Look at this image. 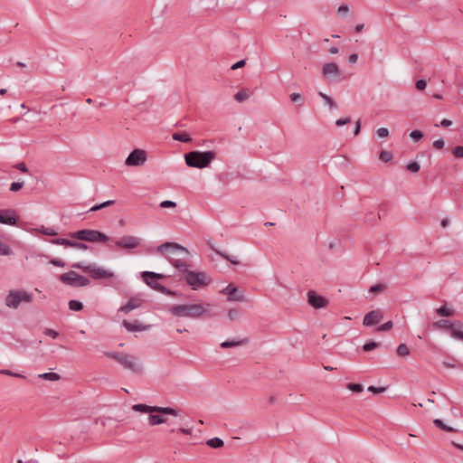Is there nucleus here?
I'll return each mask as SVG.
<instances>
[{
    "mask_svg": "<svg viewBox=\"0 0 463 463\" xmlns=\"http://www.w3.org/2000/svg\"><path fill=\"white\" fill-rule=\"evenodd\" d=\"M165 250H179L182 254L180 259H171L170 263L184 275V280L192 289L208 286L212 279L204 271H192L189 269L191 265L184 259L190 254L188 250L176 242H165L161 244L157 250L163 252Z\"/></svg>",
    "mask_w": 463,
    "mask_h": 463,
    "instance_id": "obj_1",
    "label": "nucleus"
},
{
    "mask_svg": "<svg viewBox=\"0 0 463 463\" xmlns=\"http://www.w3.org/2000/svg\"><path fill=\"white\" fill-rule=\"evenodd\" d=\"M132 410L137 412L148 413V423L156 426L167 422L164 415L179 416V411L172 407L150 406L143 403L134 404Z\"/></svg>",
    "mask_w": 463,
    "mask_h": 463,
    "instance_id": "obj_2",
    "label": "nucleus"
},
{
    "mask_svg": "<svg viewBox=\"0 0 463 463\" xmlns=\"http://www.w3.org/2000/svg\"><path fill=\"white\" fill-rule=\"evenodd\" d=\"M168 311L174 317L191 319H199L207 312L201 304L173 305L168 308Z\"/></svg>",
    "mask_w": 463,
    "mask_h": 463,
    "instance_id": "obj_3",
    "label": "nucleus"
},
{
    "mask_svg": "<svg viewBox=\"0 0 463 463\" xmlns=\"http://www.w3.org/2000/svg\"><path fill=\"white\" fill-rule=\"evenodd\" d=\"M216 158L214 151H198L194 150L184 155L185 164L189 167L203 169L208 167Z\"/></svg>",
    "mask_w": 463,
    "mask_h": 463,
    "instance_id": "obj_4",
    "label": "nucleus"
},
{
    "mask_svg": "<svg viewBox=\"0 0 463 463\" xmlns=\"http://www.w3.org/2000/svg\"><path fill=\"white\" fill-rule=\"evenodd\" d=\"M70 237L75 240L88 242H108L110 238L98 230L83 229L70 233Z\"/></svg>",
    "mask_w": 463,
    "mask_h": 463,
    "instance_id": "obj_5",
    "label": "nucleus"
},
{
    "mask_svg": "<svg viewBox=\"0 0 463 463\" xmlns=\"http://www.w3.org/2000/svg\"><path fill=\"white\" fill-rule=\"evenodd\" d=\"M141 277L144 282L151 288L171 297H175L177 295L175 291H173L154 280L165 279L166 277L165 274L156 273L153 271H143L141 272Z\"/></svg>",
    "mask_w": 463,
    "mask_h": 463,
    "instance_id": "obj_6",
    "label": "nucleus"
},
{
    "mask_svg": "<svg viewBox=\"0 0 463 463\" xmlns=\"http://www.w3.org/2000/svg\"><path fill=\"white\" fill-rule=\"evenodd\" d=\"M33 300V293L23 289L10 290L5 298V304L9 308L16 309L21 303H31Z\"/></svg>",
    "mask_w": 463,
    "mask_h": 463,
    "instance_id": "obj_7",
    "label": "nucleus"
},
{
    "mask_svg": "<svg viewBox=\"0 0 463 463\" xmlns=\"http://www.w3.org/2000/svg\"><path fill=\"white\" fill-rule=\"evenodd\" d=\"M105 354L107 357L117 361L124 368L128 369L133 373H142V366L138 364L136 361V358L130 354H125L118 352H108Z\"/></svg>",
    "mask_w": 463,
    "mask_h": 463,
    "instance_id": "obj_8",
    "label": "nucleus"
},
{
    "mask_svg": "<svg viewBox=\"0 0 463 463\" xmlns=\"http://www.w3.org/2000/svg\"><path fill=\"white\" fill-rule=\"evenodd\" d=\"M71 267L89 273L94 279H105L114 277L112 271L100 268L94 263L85 265L83 262H76Z\"/></svg>",
    "mask_w": 463,
    "mask_h": 463,
    "instance_id": "obj_9",
    "label": "nucleus"
},
{
    "mask_svg": "<svg viewBox=\"0 0 463 463\" xmlns=\"http://www.w3.org/2000/svg\"><path fill=\"white\" fill-rule=\"evenodd\" d=\"M60 280L63 284L73 288L86 287L90 283L88 278L81 276L73 270L61 274L60 276Z\"/></svg>",
    "mask_w": 463,
    "mask_h": 463,
    "instance_id": "obj_10",
    "label": "nucleus"
},
{
    "mask_svg": "<svg viewBox=\"0 0 463 463\" xmlns=\"http://www.w3.org/2000/svg\"><path fill=\"white\" fill-rule=\"evenodd\" d=\"M147 159V153L139 148H136L130 152L125 160V165L128 166H141Z\"/></svg>",
    "mask_w": 463,
    "mask_h": 463,
    "instance_id": "obj_11",
    "label": "nucleus"
},
{
    "mask_svg": "<svg viewBox=\"0 0 463 463\" xmlns=\"http://www.w3.org/2000/svg\"><path fill=\"white\" fill-rule=\"evenodd\" d=\"M322 74L329 80H342L345 79L342 71L335 62H327L322 68Z\"/></svg>",
    "mask_w": 463,
    "mask_h": 463,
    "instance_id": "obj_12",
    "label": "nucleus"
},
{
    "mask_svg": "<svg viewBox=\"0 0 463 463\" xmlns=\"http://www.w3.org/2000/svg\"><path fill=\"white\" fill-rule=\"evenodd\" d=\"M142 240L132 235H125L116 241L115 244L120 249L131 250L141 245Z\"/></svg>",
    "mask_w": 463,
    "mask_h": 463,
    "instance_id": "obj_13",
    "label": "nucleus"
},
{
    "mask_svg": "<svg viewBox=\"0 0 463 463\" xmlns=\"http://www.w3.org/2000/svg\"><path fill=\"white\" fill-rule=\"evenodd\" d=\"M221 293L227 295L228 301L243 302L245 300L243 293L239 291L237 287H235L233 284H229L226 286L221 290Z\"/></svg>",
    "mask_w": 463,
    "mask_h": 463,
    "instance_id": "obj_14",
    "label": "nucleus"
},
{
    "mask_svg": "<svg viewBox=\"0 0 463 463\" xmlns=\"http://www.w3.org/2000/svg\"><path fill=\"white\" fill-rule=\"evenodd\" d=\"M307 302L311 307L317 309L326 307L328 305V300L314 290L307 292Z\"/></svg>",
    "mask_w": 463,
    "mask_h": 463,
    "instance_id": "obj_15",
    "label": "nucleus"
},
{
    "mask_svg": "<svg viewBox=\"0 0 463 463\" xmlns=\"http://www.w3.org/2000/svg\"><path fill=\"white\" fill-rule=\"evenodd\" d=\"M383 318V314L380 309H375L368 312L363 320L364 326H373L380 323Z\"/></svg>",
    "mask_w": 463,
    "mask_h": 463,
    "instance_id": "obj_16",
    "label": "nucleus"
},
{
    "mask_svg": "<svg viewBox=\"0 0 463 463\" xmlns=\"http://www.w3.org/2000/svg\"><path fill=\"white\" fill-rule=\"evenodd\" d=\"M143 303V299L140 296H134L128 299V301L122 307H119L118 311L124 314H128L130 311L139 307Z\"/></svg>",
    "mask_w": 463,
    "mask_h": 463,
    "instance_id": "obj_17",
    "label": "nucleus"
},
{
    "mask_svg": "<svg viewBox=\"0 0 463 463\" xmlns=\"http://www.w3.org/2000/svg\"><path fill=\"white\" fill-rule=\"evenodd\" d=\"M0 218L3 220L0 221V223L7 225H16L18 221L15 211L11 209L0 211Z\"/></svg>",
    "mask_w": 463,
    "mask_h": 463,
    "instance_id": "obj_18",
    "label": "nucleus"
},
{
    "mask_svg": "<svg viewBox=\"0 0 463 463\" xmlns=\"http://www.w3.org/2000/svg\"><path fill=\"white\" fill-rule=\"evenodd\" d=\"M123 326L129 332H141L148 329L150 326H145L140 323H138L137 320H135L134 322H129L128 320H124L122 323Z\"/></svg>",
    "mask_w": 463,
    "mask_h": 463,
    "instance_id": "obj_19",
    "label": "nucleus"
},
{
    "mask_svg": "<svg viewBox=\"0 0 463 463\" xmlns=\"http://www.w3.org/2000/svg\"><path fill=\"white\" fill-rule=\"evenodd\" d=\"M451 336L456 339L463 341V322L457 320L453 322V328L451 330Z\"/></svg>",
    "mask_w": 463,
    "mask_h": 463,
    "instance_id": "obj_20",
    "label": "nucleus"
},
{
    "mask_svg": "<svg viewBox=\"0 0 463 463\" xmlns=\"http://www.w3.org/2000/svg\"><path fill=\"white\" fill-rule=\"evenodd\" d=\"M208 246L210 247L211 250L215 251L218 255H220L224 260L230 261L232 264H234V265L240 264L239 260H236L235 256L228 255L225 252L217 250L212 242L209 241Z\"/></svg>",
    "mask_w": 463,
    "mask_h": 463,
    "instance_id": "obj_21",
    "label": "nucleus"
},
{
    "mask_svg": "<svg viewBox=\"0 0 463 463\" xmlns=\"http://www.w3.org/2000/svg\"><path fill=\"white\" fill-rule=\"evenodd\" d=\"M248 343V339H241V340H226L222 343H221V347L223 349L231 348V347H236L240 345H246Z\"/></svg>",
    "mask_w": 463,
    "mask_h": 463,
    "instance_id": "obj_22",
    "label": "nucleus"
},
{
    "mask_svg": "<svg viewBox=\"0 0 463 463\" xmlns=\"http://www.w3.org/2000/svg\"><path fill=\"white\" fill-rule=\"evenodd\" d=\"M435 327L442 328L446 331H449L451 333V330L453 328V322L451 323L449 320L447 319H441L434 323Z\"/></svg>",
    "mask_w": 463,
    "mask_h": 463,
    "instance_id": "obj_23",
    "label": "nucleus"
},
{
    "mask_svg": "<svg viewBox=\"0 0 463 463\" xmlns=\"http://www.w3.org/2000/svg\"><path fill=\"white\" fill-rule=\"evenodd\" d=\"M173 139L183 143H189L192 141V137L186 132L174 133Z\"/></svg>",
    "mask_w": 463,
    "mask_h": 463,
    "instance_id": "obj_24",
    "label": "nucleus"
},
{
    "mask_svg": "<svg viewBox=\"0 0 463 463\" xmlns=\"http://www.w3.org/2000/svg\"><path fill=\"white\" fill-rule=\"evenodd\" d=\"M206 444L213 449H220V448L223 447L224 442L222 439L215 437V438L208 439L206 441Z\"/></svg>",
    "mask_w": 463,
    "mask_h": 463,
    "instance_id": "obj_25",
    "label": "nucleus"
},
{
    "mask_svg": "<svg viewBox=\"0 0 463 463\" xmlns=\"http://www.w3.org/2000/svg\"><path fill=\"white\" fill-rule=\"evenodd\" d=\"M39 378H42L43 380L47 381H59L61 379L60 374L56 373H44L38 375Z\"/></svg>",
    "mask_w": 463,
    "mask_h": 463,
    "instance_id": "obj_26",
    "label": "nucleus"
},
{
    "mask_svg": "<svg viewBox=\"0 0 463 463\" xmlns=\"http://www.w3.org/2000/svg\"><path fill=\"white\" fill-rule=\"evenodd\" d=\"M436 313L440 317H451L454 315V310L442 306L436 309Z\"/></svg>",
    "mask_w": 463,
    "mask_h": 463,
    "instance_id": "obj_27",
    "label": "nucleus"
},
{
    "mask_svg": "<svg viewBox=\"0 0 463 463\" xmlns=\"http://www.w3.org/2000/svg\"><path fill=\"white\" fill-rule=\"evenodd\" d=\"M433 424L439 428V429H441L445 431H448V432H454L456 431L452 427H449V426H447L446 424H444V422L439 420V419H435L433 420Z\"/></svg>",
    "mask_w": 463,
    "mask_h": 463,
    "instance_id": "obj_28",
    "label": "nucleus"
},
{
    "mask_svg": "<svg viewBox=\"0 0 463 463\" xmlns=\"http://www.w3.org/2000/svg\"><path fill=\"white\" fill-rule=\"evenodd\" d=\"M68 305L69 308L72 311H80L83 309V304L79 300H70Z\"/></svg>",
    "mask_w": 463,
    "mask_h": 463,
    "instance_id": "obj_29",
    "label": "nucleus"
},
{
    "mask_svg": "<svg viewBox=\"0 0 463 463\" xmlns=\"http://www.w3.org/2000/svg\"><path fill=\"white\" fill-rule=\"evenodd\" d=\"M72 241H73L63 239V238H57V239H53L51 241V242L52 244L62 245V246L71 247V248Z\"/></svg>",
    "mask_w": 463,
    "mask_h": 463,
    "instance_id": "obj_30",
    "label": "nucleus"
},
{
    "mask_svg": "<svg viewBox=\"0 0 463 463\" xmlns=\"http://www.w3.org/2000/svg\"><path fill=\"white\" fill-rule=\"evenodd\" d=\"M115 203V201L114 200H109V201H106L104 203H101L99 204H96L94 206H92L90 209V212H96V211H99V210H101L105 207H108V206H110V205H113Z\"/></svg>",
    "mask_w": 463,
    "mask_h": 463,
    "instance_id": "obj_31",
    "label": "nucleus"
},
{
    "mask_svg": "<svg viewBox=\"0 0 463 463\" xmlns=\"http://www.w3.org/2000/svg\"><path fill=\"white\" fill-rule=\"evenodd\" d=\"M318 95L325 100V102L329 106V108L331 109L336 108L335 102L334 101V99L330 96H328V95H326V94H325V93H323L321 91L318 92Z\"/></svg>",
    "mask_w": 463,
    "mask_h": 463,
    "instance_id": "obj_32",
    "label": "nucleus"
},
{
    "mask_svg": "<svg viewBox=\"0 0 463 463\" xmlns=\"http://www.w3.org/2000/svg\"><path fill=\"white\" fill-rule=\"evenodd\" d=\"M250 97V95L247 93V91L245 90H241L240 91H238L235 95H234V99L238 101V102H243L245 101L246 99H248Z\"/></svg>",
    "mask_w": 463,
    "mask_h": 463,
    "instance_id": "obj_33",
    "label": "nucleus"
},
{
    "mask_svg": "<svg viewBox=\"0 0 463 463\" xmlns=\"http://www.w3.org/2000/svg\"><path fill=\"white\" fill-rule=\"evenodd\" d=\"M396 353L400 356H406L410 354V349L406 344H400L397 347Z\"/></svg>",
    "mask_w": 463,
    "mask_h": 463,
    "instance_id": "obj_34",
    "label": "nucleus"
},
{
    "mask_svg": "<svg viewBox=\"0 0 463 463\" xmlns=\"http://www.w3.org/2000/svg\"><path fill=\"white\" fill-rule=\"evenodd\" d=\"M11 253H12V249L10 248V246L7 245L6 243L3 242L0 240V255L8 256Z\"/></svg>",
    "mask_w": 463,
    "mask_h": 463,
    "instance_id": "obj_35",
    "label": "nucleus"
},
{
    "mask_svg": "<svg viewBox=\"0 0 463 463\" xmlns=\"http://www.w3.org/2000/svg\"><path fill=\"white\" fill-rule=\"evenodd\" d=\"M37 232L48 236H55L58 234V232L53 228H46L44 226H42L40 229H37Z\"/></svg>",
    "mask_w": 463,
    "mask_h": 463,
    "instance_id": "obj_36",
    "label": "nucleus"
},
{
    "mask_svg": "<svg viewBox=\"0 0 463 463\" xmlns=\"http://www.w3.org/2000/svg\"><path fill=\"white\" fill-rule=\"evenodd\" d=\"M347 388L356 393L362 392L364 391V386L361 383H350L347 384Z\"/></svg>",
    "mask_w": 463,
    "mask_h": 463,
    "instance_id": "obj_37",
    "label": "nucleus"
},
{
    "mask_svg": "<svg viewBox=\"0 0 463 463\" xmlns=\"http://www.w3.org/2000/svg\"><path fill=\"white\" fill-rule=\"evenodd\" d=\"M380 345V343L374 341H369L363 345V349L365 352H370Z\"/></svg>",
    "mask_w": 463,
    "mask_h": 463,
    "instance_id": "obj_38",
    "label": "nucleus"
},
{
    "mask_svg": "<svg viewBox=\"0 0 463 463\" xmlns=\"http://www.w3.org/2000/svg\"><path fill=\"white\" fill-rule=\"evenodd\" d=\"M241 315V312L239 308H232L228 311V317L231 320L238 319Z\"/></svg>",
    "mask_w": 463,
    "mask_h": 463,
    "instance_id": "obj_39",
    "label": "nucleus"
},
{
    "mask_svg": "<svg viewBox=\"0 0 463 463\" xmlns=\"http://www.w3.org/2000/svg\"><path fill=\"white\" fill-rule=\"evenodd\" d=\"M386 288V285L383 283H378L376 285H373L370 288V292L373 294L380 293L383 291Z\"/></svg>",
    "mask_w": 463,
    "mask_h": 463,
    "instance_id": "obj_40",
    "label": "nucleus"
},
{
    "mask_svg": "<svg viewBox=\"0 0 463 463\" xmlns=\"http://www.w3.org/2000/svg\"><path fill=\"white\" fill-rule=\"evenodd\" d=\"M379 159L384 163H387L392 159V155L391 152L382 151L379 154Z\"/></svg>",
    "mask_w": 463,
    "mask_h": 463,
    "instance_id": "obj_41",
    "label": "nucleus"
},
{
    "mask_svg": "<svg viewBox=\"0 0 463 463\" xmlns=\"http://www.w3.org/2000/svg\"><path fill=\"white\" fill-rule=\"evenodd\" d=\"M407 170L411 173H418L420 171V164L416 161L411 162L406 166Z\"/></svg>",
    "mask_w": 463,
    "mask_h": 463,
    "instance_id": "obj_42",
    "label": "nucleus"
},
{
    "mask_svg": "<svg viewBox=\"0 0 463 463\" xmlns=\"http://www.w3.org/2000/svg\"><path fill=\"white\" fill-rule=\"evenodd\" d=\"M452 154L456 158H462L463 157V146H457L452 149Z\"/></svg>",
    "mask_w": 463,
    "mask_h": 463,
    "instance_id": "obj_43",
    "label": "nucleus"
},
{
    "mask_svg": "<svg viewBox=\"0 0 463 463\" xmlns=\"http://www.w3.org/2000/svg\"><path fill=\"white\" fill-rule=\"evenodd\" d=\"M410 137L415 140V141H419L420 140L422 137H423V133L420 131V130H412L411 133H410Z\"/></svg>",
    "mask_w": 463,
    "mask_h": 463,
    "instance_id": "obj_44",
    "label": "nucleus"
},
{
    "mask_svg": "<svg viewBox=\"0 0 463 463\" xmlns=\"http://www.w3.org/2000/svg\"><path fill=\"white\" fill-rule=\"evenodd\" d=\"M24 184V182H14L10 184L9 189L11 192H18L23 188Z\"/></svg>",
    "mask_w": 463,
    "mask_h": 463,
    "instance_id": "obj_45",
    "label": "nucleus"
},
{
    "mask_svg": "<svg viewBox=\"0 0 463 463\" xmlns=\"http://www.w3.org/2000/svg\"><path fill=\"white\" fill-rule=\"evenodd\" d=\"M393 326L392 321H387L386 323L381 325L377 327V331H388L392 329Z\"/></svg>",
    "mask_w": 463,
    "mask_h": 463,
    "instance_id": "obj_46",
    "label": "nucleus"
},
{
    "mask_svg": "<svg viewBox=\"0 0 463 463\" xmlns=\"http://www.w3.org/2000/svg\"><path fill=\"white\" fill-rule=\"evenodd\" d=\"M71 248H75L81 250H86L89 249V246L83 242L80 241H72Z\"/></svg>",
    "mask_w": 463,
    "mask_h": 463,
    "instance_id": "obj_47",
    "label": "nucleus"
},
{
    "mask_svg": "<svg viewBox=\"0 0 463 463\" xmlns=\"http://www.w3.org/2000/svg\"><path fill=\"white\" fill-rule=\"evenodd\" d=\"M0 373L1 374H5V375L13 376V377L25 378V376H24V375H22L20 373H13V372H11L10 370H7V369L0 370Z\"/></svg>",
    "mask_w": 463,
    "mask_h": 463,
    "instance_id": "obj_48",
    "label": "nucleus"
},
{
    "mask_svg": "<svg viewBox=\"0 0 463 463\" xmlns=\"http://www.w3.org/2000/svg\"><path fill=\"white\" fill-rule=\"evenodd\" d=\"M161 208H175L176 207V203L169 200H165L160 203Z\"/></svg>",
    "mask_w": 463,
    "mask_h": 463,
    "instance_id": "obj_49",
    "label": "nucleus"
},
{
    "mask_svg": "<svg viewBox=\"0 0 463 463\" xmlns=\"http://www.w3.org/2000/svg\"><path fill=\"white\" fill-rule=\"evenodd\" d=\"M387 389V387H375L373 385H371L368 387V391L373 392V393H382L383 392H385V390Z\"/></svg>",
    "mask_w": 463,
    "mask_h": 463,
    "instance_id": "obj_50",
    "label": "nucleus"
},
{
    "mask_svg": "<svg viewBox=\"0 0 463 463\" xmlns=\"http://www.w3.org/2000/svg\"><path fill=\"white\" fill-rule=\"evenodd\" d=\"M427 86V81L425 80H418L415 83V88L418 90H425Z\"/></svg>",
    "mask_w": 463,
    "mask_h": 463,
    "instance_id": "obj_51",
    "label": "nucleus"
},
{
    "mask_svg": "<svg viewBox=\"0 0 463 463\" xmlns=\"http://www.w3.org/2000/svg\"><path fill=\"white\" fill-rule=\"evenodd\" d=\"M351 122V118L347 117V118H339L335 121V125L337 127H342L344 125H346L348 123Z\"/></svg>",
    "mask_w": 463,
    "mask_h": 463,
    "instance_id": "obj_52",
    "label": "nucleus"
},
{
    "mask_svg": "<svg viewBox=\"0 0 463 463\" xmlns=\"http://www.w3.org/2000/svg\"><path fill=\"white\" fill-rule=\"evenodd\" d=\"M43 333L44 335L51 336L53 339H55L59 335L58 332L51 328H46Z\"/></svg>",
    "mask_w": 463,
    "mask_h": 463,
    "instance_id": "obj_53",
    "label": "nucleus"
},
{
    "mask_svg": "<svg viewBox=\"0 0 463 463\" xmlns=\"http://www.w3.org/2000/svg\"><path fill=\"white\" fill-rule=\"evenodd\" d=\"M380 137H386L389 136V130L386 128H380L376 131Z\"/></svg>",
    "mask_w": 463,
    "mask_h": 463,
    "instance_id": "obj_54",
    "label": "nucleus"
},
{
    "mask_svg": "<svg viewBox=\"0 0 463 463\" xmlns=\"http://www.w3.org/2000/svg\"><path fill=\"white\" fill-rule=\"evenodd\" d=\"M14 167L20 170L23 173H28V168H27L25 163H24V162H20V163L14 165Z\"/></svg>",
    "mask_w": 463,
    "mask_h": 463,
    "instance_id": "obj_55",
    "label": "nucleus"
},
{
    "mask_svg": "<svg viewBox=\"0 0 463 463\" xmlns=\"http://www.w3.org/2000/svg\"><path fill=\"white\" fill-rule=\"evenodd\" d=\"M349 7L346 5H341L337 9V14L339 15H345L348 13Z\"/></svg>",
    "mask_w": 463,
    "mask_h": 463,
    "instance_id": "obj_56",
    "label": "nucleus"
},
{
    "mask_svg": "<svg viewBox=\"0 0 463 463\" xmlns=\"http://www.w3.org/2000/svg\"><path fill=\"white\" fill-rule=\"evenodd\" d=\"M50 263H51L52 265H53V266H56V267H61V268L65 267V262H64V261H62V260H60V259H52V260H50Z\"/></svg>",
    "mask_w": 463,
    "mask_h": 463,
    "instance_id": "obj_57",
    "label": "nucleus"
},
{
    "mask_svg": "<svg viewBox=\"0 0 463 463\" xmlns=\"http://www.w3.org/2000/svg\"><path fill=\"white\" fill-rule=\"evenodd\" d=\"M445 142L442 138H439L433 142V146L436 149H441L444 147Z\"/></svg>",
    "mask_w": 463,
    "mask_h": 463,
    "instance_id": "obj_58",
    "label": "nucleus"
},
{
    "mask_svg": "<svg viewBox=\"0 0 463 463\" xmlns=\"http://www.w3.org/2000/svg\"><path fill=\"white\" fill-rule=\"evenodd\" d=\"M245 63H246L245 60H241V61L235 62L233 65H232L231 70H237V69L242 68L245 66Z\"/></svg>",
    "mask_w": 463,
    "mask_h": 463,
    "instance_id": "obj_59",
    "label": "nucleus"
},
{
    "mask_svg": "<svg viewBox=\"0 0 463 463\" xmlns=\"http://www.w3.org/2000/svg\"><path fill=\"white\" fill-rule=\"evenodd\" d=\"M290 99L293 102H297L298 100H301L302 97L299 93H292V94H290Z\"/></svg>",
    "mask_w": 463,
    "mask_h": 463,
    "instance_id": "obj_60",
    "label": "nucleus"
},
{
    "mask_svg": "<svg viewBox=\"0 0 463 463\" xmlns=\"http://www.w3.org/2000/svg\"><path fill=\"white\" fill-rule=\"evenodd\" d=\"M358 60V54L357 53H353L351 54L349 57H348V61L350 63H355Z\"/></svg>",
    "mask_w": 463,
    "mask_h": 463,
    "instance_id": "obj_61",
    "label": "nucleus"
},
{
    "mask_svg": "<svg viewBox=\"0 0 463 463\" xmlns=\"http://www.w3.org/2000/svg\"><path fill=\"white\" fill-rule=\"evenodd\" d=\"M452 122L451 120L449 119H447V118H443L441 121H440V126L444 127V128H448L449 126H451Z\"/></svg>",
    "mask_w": 463,
    "mask_h": 463,
    "instance_id": "obj_62",
    "label": "nucleus"
},
{
    "mask_svg": "<svg viewBox=\"0 0 463 463\" xmlns=\"http://www.w3.org/2000/svg\"><path fill=\"white\" fill-rule=\"evenodd\" d=\"M360 130H361V122L359 119L355 123V128H354V136H357L360 133Z\"/></svg>",
    "mask_w": 463,
    "mask_h": 463,
    "instance_id": "obj_63",
    "label": "nucleus"
},
{
    "mask_svg": "<svg viewBox=\"0 0 463 463\" xmlns=\"http://www.w3.org/2000/svg\"><path fill=\"white\" fill-rule=\"evenodd\" d=\"M179 431L183 434H185V435H190L191 432H192V430L191 429H184V428H180L179 429Z\"/></svg>",
    "mask_w": 463,
    "mask_h": 463,
    "instance_id": "obj_64",
    "label": "nucleus"
}]
</instances>
